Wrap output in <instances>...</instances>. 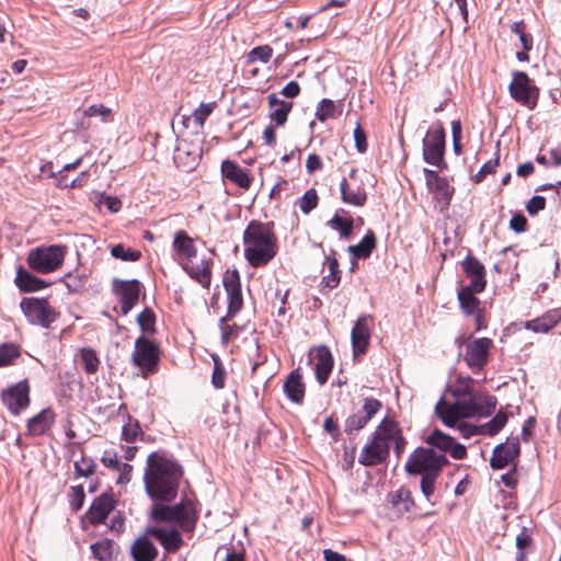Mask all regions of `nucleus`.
I'll list each match as a JSON object with an SVG mask.
<instances>
[{"label":"nucleus","instance_id":"19","mask_svg":"<svg viewBox=\"0 0 561 561\" xmlns=\"http://www.w3.org/2000/svg\"><path fill=\"white\" fill-rule=\"evenodd\" d=\"M381 408L382 403L380 400L373 397L365 398L362 409L345 420V433L352 434L355 431L364 428Z\"/></svg>","mask_w":561,"mask_h":561},{"label":"nucleus","instance_id":"4","mask_svg":"<svg viewBox=\"0 0 561 561\" xmlns=\"http://www.w3.org/2000/svg\"><path fill=\"white\" fill-rule=\"evenodd\" d=\"M174 252L187 261L182 267L186 274L202 287L208 289L211 283V259H202L199 263L194 264L193 259L197 255L195 241L185 230H178L172 242Z\"/></svg>","mask_w":561,"mask_h":561},{"label":"nucleus","instance_id":"61","mask_svg":"<svg viewBox=\"0 0 561 561\" xmlns=\"http://www.w3.org/2000/svg\"><path fill=\"white\" fill-rule=\"evenodd\" d=\"M354 140L355 147L359 153H364L367 151L368 144L366 133L363 129L360 123H357L354 129Z\"/></svg>","mask_w":561,"mask_h":561},{"label":"nucleus","instance_id":"2","mask_svg":"<svg viewBox=\"0 0 561 561\" xmlns=\"http://www.w3.org/2000/svg\"><path fill=\"white\" fill-rule=\"evenodd\" d=\"M244 259L250 266H266L278 252V239L274 231V222L251 220L242 237Z\"/></svg>","mask_w":561,"mask_h":561},{"label":"nucleus","instance_id":"17","mask_svg":"<svg viewBox=\"0 0 561 561\" xmlns=\"http://www.w3.org/2000/svg\"><path fill=\"white\" fill-rule=\"evenodd\" d=\"M374 328V319L371 316L362 314L357 318L352 332L351 341L354 357H358L367 353L370 345V336Z\"/></svg>","mask_w":561,"mask_h":561},{"label":"nucleus","instance_id":"50","mask_svg":"<svg viewBox=\"0 0 561 561\" xmlns=\"http://www.w3.org/2000/svg\"><path fill=\"white\" fill-rule=\"evenodd\" d=\"M296 204L299 206L300 210L308 215L313 209L317 208L319 204V196L316 188H309L306 193L297 199Z\"/></svg>","mask_w":561,"mask_h":561},{"label":"nucleus","instance_id":"55","mask_svg":"<svg viewBox=\"0 0 561 561\" xmlns=\"http://www.w3.org/2000/svg\"><path fill=\"white\" fill-rule=\"evenodd\" d=\"M336 115V105L330 99H322L316 111V117L320 122H325L329 118H333Z\"/></svg>","mask_w":561,"mask_h":561},{"label":"nucleus","instance_id":"26","mask_svg":"<svg viewBox=\"0 0 561 561\" xmlns=\"http://www.w3.org/2000/svg\"><path fill=\"white\" fill-rule=\"evenodd\" d=\"M520 448L518 438H507L503 444L493 449L490 465L493 469H503L519 456Z\"/></svg>","mask_w":561,"mask_h":561},{"label":"nucleus","instance_id":"30","mask_svg":"<svg viewBox=\"0 0 561 561\" xmlns=\"http://www.w3.org/2000/svg\"><path fill=\"white\" fill-rule=\"evenodd\" d=\"M467 403L474 412V416L486 417L495 411L497 400L494 396H490L485 392H476L467 400Z\"/></svg>","mask_w":561,"mask_h":561},{"label":"nucleus","instance_id":"6","mask_svg":"<svg viewBox=\"0 0 561 561\" xmlns=\"http://www.w3.org/2000/svg\"><path fill=\"white\" fill-rule=\"evenodd\" d=\"M161 348L159 344L146 335H140L135 341L131 354V363L140 369L141 376L147 378L159 370Z\"/></svg>","mask_w":561,"mask_h":561},{"label":"nucleus","instance_id":"37","mask_svg":"<svg viewBox=\"0 0 561 561\" xmlns=\"http://www.w3.org/2000/svg\"><path fill=\"white\" fill-rule=\"evenodd\" d=\"M377 238L373 230H368L359 243L350 245L347 251L355 260H364L370 256L376 249Z\"/></svg>","mask_w":561,"mask_h":561},{"label":"nucleus","instance_id":"16","mask_svg":"<svg viewBox=\"0 0 561 561\" xmlns=\"http://www.w3.org/2000/svg\"><path fill=\"white\" fill-rule=\"evenodd\" d=\"M435 412L448 427H454L461 419L474 417V412L470 409L467 400H456L450 403L440 399L435 405Z\"/></svg>","mask_w":561,"mask_h":561},{"label":"nucleus","instance_id":"46","mask_svg":"<svg viewBox=\"0 0 561 561\" xmlns=\"http://www.w3.org/2000/svg\"><path fill=\"white\" fill-rule=\"evenodd\" d=\"M137 323L145 334H154L156 329V314L151 308H145L137 317Z\"/></svg>","mask_w":561,"mask_h":561},{"label":"nucleus","instance_id":"57","mask_svg":"<svg viewBox=\"0 0 561 561\" xmlns=\"http://www.w3.org/2000/svg\"><path fill=\"white\" fill-rule=\"evenodd\" d=\"M68 496L71 510L78 512L83 506L85 499L83 485L71 486Z\"/></svg>","mask_w":561,"mask_h":561},{"label":"nucleus","instance_id":"32","mask_svg":"<svg viewBox=\"0 0 561 561\" xmlns=\"http://www.w3.org/2000/svg\"><path fill=\"white\" fill-rule=\"evenodd\" d=\"M561 322V309H551L541 317L525 322V328L536 333H547Z\"/></svg>","mask_w":561,"mask_h":561},{"label":"nucleus","instance_id":"40","mask_svg":"<svg viewBox=\"0 0 561 561\" xmlns=\"http://www.w3.org/2000/svg\"><path fill=\"white\" fill-rule=\"evenodd\" d=\"M481 291H473L469 288H460L458 291V300L462 312L466 316H471L478 313V311L482 310L480 308L481 301L477 297V294Z\"/></svg>","mask_w":561,"mask_h":561},{"label":"nucleus","instance_id":"1","mask_svg":"<svg viewBox=\"0 0 561 561\" xmlns=\"http://www.w3.org/2000/svg\"><path fill=\"white\" fill-rule=\"evenodd\" d=\"M183 468L162 451H153L147 458L144 483L150 499L171 502L178 495Z\"/></svg>","mask_w":561,"mask_h":561},{"label":"nucleus","instance_id":"29","mask_svg":"<svg viewBox=\"0 0 561 561\" xmlns=\"http://www.w3.org/2000/svg\"><path fill=\"white\" fill-rule=\"evenodd\" d=\"M146 535L158 539L161 546L168 552H176L183 545L181 533L174 528L164 529L159 527H151L146 529Z\"/></svg>","mask_w":561,"mask_h":561},{"label":"nucleus","instance_id":"22","mask_svg":"<svg viewBox=\"0 0 561 561\" xmlns=\"http://www.w3.org/2000/svg\"><path fill=\"white\" fill-rule=\"evenodd\" d=\"M56 417L57 414L53 408L43 409L26 421L25 436L39 437L48 435L56 423Z\"/></svg>","mask_w":561,"mask_h":561},{"label":"nucleus","instance_id":"25","mask_svg":"<svg viewBox=\"0 0 561 561\" xmlns=\"http://www.w3.org/2000/svg\"><path fill=\"white\" fill-rule=\"evenodd\" d=\"M462 270L470 284L461 288H469L473 291H483L486 286V273L484 265L474 256L467 255L461 263Z\"/></svg>","mask_w":561,"mask_h":561},{"label":"nucleus","instance_id":"36","mask_svg":"<svg viewBox=\"0 0 561 561\" xmlns=\"http://www.w3.org/2000/svg\"><path fill=\"white\" fill-rule=\"evenodd\" d=\"M327 225L331 229L339 231L341 238L348 239L353 233L354 219L348 211L340 209L327 222Z\"/></svg>","mask_w":561,"mask_h":561},{"label":"nucleus","instance_id":"34","mask_svg":"<svg viewBox=\"0 0 561 561\" xmlns=\"http://www.w3.org/2000/svg\"><path fill=\"white\" fill-rule=\"evenodd\" d=\"M130 554L134 561H154L158 557V549L146 535L138 537L133 542Z\"/></svg>","mask_w":561,"mask_h":561},{"label":"nucleus","instance_id":"13","mask_svg":"<svg viewBox=\"0 0 561 561\" xmlns=\"http://www.w3.org/2000/svg\"><path fill=\"white\" fill-rule=\"evenodd\" d=\"M424 443L428 445L427 448H433L438 454H448L456 460L467 458V448L465 445L457 443L454 437L435 428L427 436L424 437Z\"/></svg>","mask_w":561,"mask_h":561},{"label":"nucleus","instance_id":"11","mask_svg":"<svg viewBox=\"0 0 561 561\" xmlns=\"http://www.w3.org/2000/svg\"><path fill=\"white\" fill-rule=\"evenodd\" d=\"M381 444L388 447H393L396 456L399 458L404 453L408 440L403 435L400 424L389 416H385L371 433Z\"/></svg>","mask_w":561,"mask_h":561},{"label":"nucleus","instance_id":"63","mask_svg":"<svg viewBox=\"0 0 561 561\" xmlns=\"http://www.w3.org/2000/svg\"><path fill=\"white\" fill-rule=\"evenodd\" d=\"M323 168L322 159L318 153H310L306 161V171L308 174H314Z\"/></svg>","mask_w":561,"mask_h":561},{"label":"nucleus","instance_id":"3","mask_svg":"<svg viewBox=\"0 0 561 561\" xmlns=\"http://www.w3.org/2000/svg\"><path fill=\"white\" fill-rule=\"evenodd\" d=\"M447 456L433 448L416 447L409 456L404 470L409 476H420V489L427 501L436 491V482L445 467L449 465Z\"/></svg>","mask_w":561,"mask_h":561},{"label":"nucleus","instance_id":"28","mask_svg":"<svg viewBox=\"0 0 561 561\" xmlns=\"http://www.w3.org/2000/svg\"><path fill=\"white\" fill-rule=\"evenodd\" d=\"M116 502L112 493H102L92 502L87 512V518L92 525L103 524L115 508Z\"/></svg>","mask_w":561,"mask_h":561},{"label":"nucleus","instance_id":"5","mask_svg":"<svg viewBox=\"0 0 561 561\" xmlns=\"http://www.w3.org/2000/svg\"><path fill=\"white\" fill-rule=\"evenodd\" d=\"M67 254V245L51 244L32 249L26 257L28 267L39 274H50L58 271Z\"/></svg>","mask_w":561,"mask_h":561},{"label":"nucleus","instance_id":"56","mask_svg":"<svg viewBox=\"0 0 561 561\" xmlns=\"http://www.w3.org/2000/svg\"><path fill=\"white\" fill-rule=\"evenodd\" d=\"M102 463L113 470L121 471V470H128L130 471L133 467L128 463H122L117 459V454L115 451H105L101 458Z\"/></svg>","mask_w":561,"mask_h":561},{"label":"nucleus","instance_id":"27","mask_svg":"<svg viewBox=\"0 0 561 561\" xmlns=\"http://www.w3.org/2000/svg\"><path fill=\"white\" fill-rule=\"evenodd\" d=\"M221 176L237 185L238 187L248 191L253 182V178L247 169L241 168L236 161L226 159L220 165Z\"/></svg>","mask_w":561,"mask_h":561},{"label":"nucleus","instance_id":"23","mask_svg":"<svg viewBox=\"0 0 561 561\" xmlns=\"http://www.w3.org/2000/svg\"><path fill=\"white\" fill-rule=\"evenodd\" d=\"M389 455L388 447L371 434L359 453L358 462L364 467H376L385 463Z\"/></svg>","mask_w":561,"mask_h":561},{"label":"nucleus","instance_id":"47","mask_svg":"<svg viewBox=\"0 0 561 561\" xmlns=\"http://www.w3.org/2000/svg\"><path fill=\"white\" fill-rule=\"evenodd\" d=\"M473 379L471 377H459L451 390L456 400H468L476 392L472 391Z\"/></svg>","mask_w":561,"mask_h":561},{"label":"nucleus","instance_id":"7","mask_svg":"<svg viewBox=\"0 0 561 561\" xmlns=\"http://www.w3.org/2000/svg\"><path fill=\"white\" fill-rule=\"evenodd\" d=\"M445 129L442 122L434 123L423 138V160L440 170L447 169L445 161Z\"/></svg>","mask_w":561,"mask_h":561},{"label":"nucleus","instance_id":"33","mask_svg":"<svg viewBox=\"0 0 561 561\" xmlns=\"http://www.w3.org/2000/svg\"><path fill=\"white\" fill-rule=\"evenodd\" d=\"M267 103L271 108V121L275 122L277 126H283L288 119L294 103L280 100L276 93L267 95Z\"/></svg>","mask_w":561,"mask_h":561},{"label":"nucleus","instance_id":"48","mask_svg":"<svg viewBox=\"0 0 561 561\" xmlns=\"http://www.w3.org/2000/svg\"><path fill=\"white\" fill-rule=\"evenodd\" d=\"M20 355L21 351L19 345L14 343L0 344V367L12 365Z\"/></svg>","mask_w":561,"mask_h":561},{"label":"nucleus","instance_id":"20","mask_svg":"<svg viewBox=\"0 0 561 561\" xmlns=\"http://www.w3.org/2000/svg\"><path fill=\"white\" fill-rule=\"evenodd\" d=\"M427 190L433 194L434 199L442 204L443 208H447L453 198L455 188L449 184L448 180L440 176L437 171L431 169L423 170Z\"/></svg>","mask_w":561,"mask_h":561},{"label":"nucleus","instance_id":"45","mask_svg":"<svg viewBox=\"0 0 561 561\" xmlns=\"http://www.w3.org/2000/svg\"><path fill=\"white\" fill-rule=\"evenodd\" d=\"M508 416L502 409L486 423L482 424L484 435H496L507 423Z\"/></svg>","mask_w":561,"mask_h":561},{"label":"nucleus","instance_id":"21","mask_svg":"<svg viewBox=\"0 0 561 561\" xmlns=\"http://www.w3.org/2000/svg\"><path fill=\"white\" fill-rule=\"evenodd\" d=\"M174 523L184 531H193L199 517L197 503L191 497H184L173 505Z\"/></svg>","mask_w":561,"mask_h":561},{"label":"nucleus","instance_id":"54","mask_svg":"<svg viewBox=\"0 0 561 561\" xmlns=\"http://www.w3.org/2000/svg\"><path fill=\"white\" fill-rule=\"evenodd\" d=\"M213 360L214 369L211 374V385L214 386L215 389L220 390L224 389L226 386V369L224 367L221 359L217 355L213 356Z\"/></svg>","mask_w":561,"mask_h":561},{"label":"nucleus","instance_id":"64","mask_svg":"<svg viewBox=\"0 0 561 561\" xmlns=\"http://www.w3.org/2000/svg\"><path fill=\"white\" fill-rule=\"evenodd\" d=\"M462 437L470 438L471 436L476 435H484V432L482 430V425H473L469 423H461L458 426Z\"/></svg>","mask_w":561,"mask_h":561},{"label":"nucleus","instance_id":"44","mask_svg":"<svg viewBox=\"0 0 561 561\" xmlns=\"http://www.w3.org/2000/svg\"><path fill=\"white\" fill-rule=\"evenodd\" d=\"M113 545L111 539H102L91 545L92 554L100 561H113Z\"/></svg>","mask_w":561,"mask_h":561},{"label":"nucleus","instance_id":"18","mask_svg":"<svg viewBox=\"0 0 561 561\" xmlns=\"http://www.w3.org/2000/svg\"><path fill=\"white\" fill-rule=\"evenodd\" d=\"M141 285L139 280H123L115 278L112 283V290L118 298L122 314L126 316L138 302Z\"/></svg>","mask_w":561,"mask_h":561},{"label":"nucleus","instance_id":"15","mask_svg":"<svg viewBox=\"0 0 561 561\" xmlns=\"http://www.w3.org/2000/svg\"><path fill=\"white\" fill-rule=\"evenodd\" d=\"M30 391L27 380H21L2 391L1 401L16 416L28 408L31 403Z\"/></svg>","mask_w":561,"mask_h":561},{"label":"nucleus","instance_id":"53","mask_svg":"<svg viewBox=\"0 0 561 561\" xmlns=\"http://www.w3.org/2000/svg\"><path fill=\"white\" fill-rule=\"evenodd\" d=\"M273 56V48L270 45H261L252 48L247 54V64H254L256 61L267 62Z\"/></svg>","mask_w":561,"mask_h":561},{"label":"nucleus","instance_id":"52","mask_svg":"<svg viewBox=\"0 0 561 561\" xmlns=\"http://www.w3.org/2000/svg\"><path fill=\"white\" fill-rule=\"evenodd\" d=\"M150 517L158 523H174L173 505L154 504Z\"/></svg>","mask_w":561,"mask_h":561},{"label":"nucleus","instance_id":"43","mask_svg":"<svg viewBox=\"0 0 561 561\" xmlns=\"http://www.w3.org/2000/svg\"><path fill=\"white\" fill-rule=\"evenodd\" d=\"M142 435L144 432L140 427L139 421L128 415L127 422L122 428V439L128 444H133Z\"/></svg>","mask_w":561,"mask_h":561},{"label":"nucleus","instance_id":"42","mask_svg":"<svg viewBox=\"0 0 561 561\" xmlns=\"http://www.w3.org/2000/svg\"><path fill=\"white\" fill-rule=\"evenodd\" d=\"M79 356L82 368L88 375H94L99 371L101 360L95 350L82 347L79 351Z\"/></svg>","mask_w":561,"mask_h":561},{"label":"nucleus","instance_id":"9","mask_svg":"<svg viewBox=\"0 0 561 561\" xmlns=\"http://www.w3.org/2000/svg\"><path fill=\"white\" fill-rule=\"evenodd\" d=\"M511 98L522 106L533 111L538 103L539 88L525 71H514L508 84Z\"/></svg>","mask_w":561,"mask_h":561},{"label":"nucleus","instance_id":"60","mask_svg":"<svg viewBox=\"0 0 561 561\" xmlns=\"http://www.w3.org/2000/svg\"><path fill=\"white\" fill-rule=\"evenodd\" d=\"M216 106L215 102L211 103H201L198 108L194 111L193 117L196 123L203 125L207 117L213 113Z\"/></svg>","mask_w":561,"mask_h":561},{"label":"nucleus","instance_id":"58","mask_svg":"<svg viewBox=\"0 0 561 561\" xmlns=\"http://www.w3.org/2000/svg\"><path fill=\"white\" fill-rule=\"evenodd\" d=\"M85 117L101 116L104 123L111 121L112 110L103 104H93L84 110Z\"/></svg>","mask_w":561,"mask_h":561},{"label":"nucleus","instance_id":"8","mask_svg":"<svg viewBox=\"0 0 561 561\" xmlns=\"http://www.w3.org/2000/svg\"><path fill=\"white\" fill-rule=\"evenodd\" d=\"M20 308L31 324L48 329L60 316L48 298L25 297Z\"/></svg>","mask_w":561,"mask_h":561},{"label":"nucleus","instance_id":"35","mask_svg":"<svg viewBox=\"0 0 561 561\" xmlns=\"http://www.w3.org/2000/svg\"><path fill=\"white\" fill-rule=\"evenodd\" d=\"M14 283L22 293H34L48 286L44 279L31 274L23 266L18 268Z\"/></svg>","mask_w":561,"mask_h":561},{"label":"nucleus","instance_id":"10","mask_svg":"<svg viewBox=\"0 0 561 561\" xmlns=\"http://www.w3.org/2000/svg\"><path fill=\"white\" fill-rule=\"evenodd\" d=\"M366 171L352 168L348 175L340 183L341 199L347 205L363 207L367 202L365 188Z\"/></svg>","mask_w":561,"mask_h":561},{"label":"nucleus","instance_id":"31","mask_svg":"<svg viewBox=\"0 0 561 561\" xmlns=\"http://www.w3.org/2000/svg\"><path fill=\"white\" fill-rule=\"evenodd\" d=\"M306 386L302 382L300 368H296L287 376L284 382V392L288 399L297 404H301L305 398Z\"/></svg>","mask_w":561,"mask_h":561},{"label":"nucleus","instance_id":"12","mask_svg":"<svg viewBox=\"0 0 561 561\" xmlns=\"http://www.w3.org/2000/svg\"><path fill=\"white\" fill-rule=\"evenodd\" d=\"M222 284L228 298L227 313L220 319V322L225 323L232 320L243 307L241 279L238 270H227L222 277Z\"/></svg>","mask_w":561,"mask_h":561},{"label":"nucleus","instance_id":"14","mask_svg":"<svg viewBox=\"0 0 561 561\" xmlns=\"http://www.w3.org/2000/svg\"><path fill=\"white\" fill-rule=\"evenodd\" d=\"M493 341L489 337H479L465 342L463 359L472 371H480L489 362Z\"/></svg>","mask_w":561,"mask_h":561},{"label":"nucleus","instance_id":"39","mask_svg":"<svg viewBox=\"0 0 561 561\" xmlns=\"http://www.w3.org/2000/svg\"><path fill=\"white\" fill-rule=\"evenodd\" d=\"M324 265L328 268V274H325L321 279V290L324 288H336L341 282L342 275L337 259L335 256H327Z\"/></svg>","mask_w":561,"mask_h":561},{"label":"nucleus","instance_id":"51","mask_svg":"<svg viewBox=\"0 0 561 561\" xmlns=\"http://www.w3.org/2000/svg\"><path fill=\"white\" fill-rule=\"evenodd\" d=\"M73 467L77 478H89L95 472L96 463L92 458L82 455L79 460L75 461Z\"/></svg>","mask_w":561,"mask_h":561},{"label":"nucleus","instance_id":"62","mask_svg":"<svg viewBox=\"0 0 561 561\" xmlns=\"http://www.w3.org/2000/svg\"><path fill=\"white\" fill-rule=\"evenodd\" d=\"M546 207V198L541 195L533 196L527 205L526 210L530 216L537 215L539 211L543 210Z\"/></svg>","mask_w":561,"mask_h":561},{"label":"nucleus","instance_id":"24","mask_svg":"<svg viewBox=\"0 0 561 561\" xmlns=\"http://www.w3.org/2000/svg\"><path fill=\"white\" fill-rule=\"evenodd\" d=\"M309 359L314 366L317 381L324 385L333 368L331 351L328 346L320 345L310 352Z\"/></svg>","mask_w":561,"mask_h":561},{"label":"nucleus","instance_id":"59","mask_svg":"<svg viewBox=\"0 0 561 561\" xmlns=\"http://www.w3.org/2000/svg\"><path fill=\"white\" fill-rule=\"evenodd\" d=\"M87 277L84 275H73L68 273L65 278V285L70 293H79L85 284Z\"/></svg>","mask_w":561,"mask_h":561},{"label":"nucleus","instance_id":"38","mask_svg":"<svg viewBox=\"0 0 561 561\" xmlns=\"http://www.w3.org/2000/svg\"><path fill=\"white\" fill-rule=\"evenodd\" d=\"M526 24L523 20L514 22L511 26V31L519 37L523 46V51L516 53V58L519 61H529L528 53L533 49V36L526 32Z\"/></svg>","mask_w":561,"mask_h":561},{"label":"nucleus","instance_id":"49","mask_svg":"<svg viewBox=\"0 0 561 561\" xmlns=\"http://www.w3.org/2000/svg\"><path fill=\"white\" fill-rule=\"evenodd\" d=\"M111 254L113 257L125 262H136L141 257V252L139 250L125 248L122 243L112 245Z\"/></svg>","mask_w":561,"mask_h":561},{"label":"nucleus","instance_id":"41","mask_svg":"<svg viewBox=\"0 0 561 561\" xmlns=\"http://www.w3.org/2000/svg\"><path fill=\"white\" fill-rule=\"evenodd\" d=\"M390 503L392 507L402 515L411 512L412 507L414 506V499L412 496V492L409 489L402 486L396 492L390 493Z\"/></svg>","mask_w":561,"mask_h":561}]
</instances>
